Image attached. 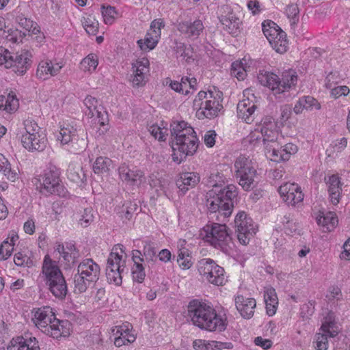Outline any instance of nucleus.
I'll use <instances>...</instances> for the list:
<instances>
[{
  "instance_id": "obj_1",
  "label": "nucleus",
  "mask_w": 350,
  "mask_h": 350,
  "mask_svg": "<svg viewBox=\"0 0 350 350\" xmlns=\"http://www.w3.org/2000/svg\"><path fill=\"white\" fill-rule=\"evenodd\" d=\"M208 183L212 187L206 193V206L211 213H218L217 217H228L234 208V200L238 195L237 187L230 184L224 187L225 178L218 172L211 173Z\"/></svg>"
},
{
  "instance_id": "obj_2",
  "label": "nucleus",
  "mask_w": 350,
  "mask_h": 350,
  "mask_svg": "<svg viewBox=\"0 0 350 350\" xmlns=\"http://www.w3.org/2000/svg\"><path fill=\"white\" fill-rule=\"evenodd\" d=\"M172 147L174 152L180 154V159L174 157L175 161L180 163L187 156L193 155L198 147V139L194 129L185 121L173 122L170 125Z\"/></svg>"
},
{
  "instance_id": "obj_3",
  "label": "nucleus",
  "mask_w": 350,
  "mask_h": 350,
  "mask_svg": "<svg viewBox=\"0 0 350 350\" xmlns=\"http://www.w3.org/2000/svg\"><path fill=\"white\" fill-rule=\"evenodd\" d=\"M187 308L188 314L196 326L209 332H221L225 329L224 319L208 304L193 299L189 303Z\"/></svg>"
},
{
  "instance_id": "obj_4",
  "label": "nucleus",
  "mask_w": 350,
  "mask_h": 350,
  "mask_svg": "<svg viewBox=\"0 0 350 350\" xmlns=\"http://www.w3.org/2000/svg\"><path fill=\"white\" fill-rule=\"evenodd\" d=\"M32 314L33 323L44 334L57 339L70 334V323L57 319L51 307L34 309Z\"/></svg>"
},
{
  "instance_id": "obj_5",
  "label": "nucleus",
  "mask_w": 350,
  "mask_h": 350,
  "mask_svg": "<svg viewBox=\"0 0 350 350\" xmlns=\"http://www.w3.org/2000/svg\"><path fill=\"white\" fill-rule=\"evenodd\" d=\"M42 276L53 296L59 299L66 297L68 288L65 278L57 262L53 260L49 255H46L43 260Z\"/></svg>"
},
{
  "instance_id": "obj_6",
  "label": "nucleus",
  "mask_w": 350,
  "mask_h": 350,
  "mask_svg": "<svg viewBox=\"0 0 350 350\" xmlns=\"http://www.w3.org/2000/svg\"><path fill=\"white\" fill-rule=\"evenodd\" d=\"M202 239L215 248L230 254L234 247L228 228L224 224L213 223L205 226L200 231Z\"/></svg>"
},
{
  "instance_id": "obj_7",
  "label": "nucleus",
  "mask_w": 350,
  "mask_h": 350,
  "mask_svg": "<svg viewBox=\"0 0 350 350\" xmlns=\"http://www.w3.org/2000/svg\"><path fill=\"white\" fill-rule=\"evenodd\" d=\"M193 107L198 109V118H214L223 109L222 92L220 91H200L193 100Z\"/></svg>"
},
{
  "instance_id": "obj_8",
  "label": "nucleus",
  "mask_w": 350,
  "mask_h": 350,
  "mask_svg": "<svg viewBox=\"0 0 350 350\" xmlns=\"http://www.w3.org/2000/svg\"><path fill=\"white\" fill-rule=\"evenodd\" d=\"M100 272V266L92 258L83 260L79 264L77 273L74 277L75 292L84 293L91 284L98 280Z\"/></svg>"
},
{
  "instance_id": "obj_9",
  "label": "nucleus",
  "mask_w": 350,
  "mask_h": 350,
  "mask_svg": "<svg viewBox=\"0 0 350 350\" xmlns=\"http://www.w3.org/2000/svg\"><path fill=\"white\" fill-rule=\"evenodd\" d=\"M235 176L245 191L253 189L257 185L258 174L254 163L249 158L241 155L234 162Z\"/></svg>"
},
{
  "instance_id": "obj_10",
  "label": "nucleus",
  "mask_w": 350,
  "mask_h": 350,
  "mask_svg": "<svg viewBox=\"0 0 350 350\" xmlns=\"http://www.w3.org/2000/svg\"><path fill=\"white\" fill-rule=\"evenodd\" d=\"M59 175V169L55 165H50L38 178H36V189L46 196L51 194L60 196V189H62V186L60 185Z\"/></svg>"
},
{
  "instance_id": "obj_11",
  "label": "nucleus",
  "mask_w": 350,
  "mask_h": 350,
  "mask_svg": "<svg viewBox=\"0 0 350 350\" xmlns=\"http://www.w3.org/2000/svg\"><path fill=\"white\" fill-rule=\"evenodd\" d=\"M198 270L204 280L215 286H223L227 281L223 267L211 258L201 259Z\"/></svg>"
},
{
  "instance_id": "obj_12",
  "label": "nucleus",
  "mask_w": 350,
  "mask_h": 350,
  "mask_svg": "<svg viewBox=\"0 0 350 350\" xmlns=\"http://www.w3.org/2000/svg\"><path fill=\"white\" fill-rule=\"evenodd\" d=\"M262 31L272 48L279 53L287 51L288 42L286 34L274 22L265 21L262 24Z\"/></svg>"
},
{
  "instance_id": "obj_13",
  "label": "nucleus",
  "mask_w": 350,
  "mask_h": 350,
  "mask_svg": "<svg viewBox=\"0 0 350 350\" xmlns=\"http://www.w3.org/2000/svg\"><path fill=\"white\" fill-rule=\"evenodd\" d=\"M339 327L335 321L333 313H329L325 318L319 332L315 334L314 343L317 350H327L328 349L329 338L338 335Z\"/></svg>"
},
{
  "instance_id": "obj_14",
  "label": "nucleus",
  "mask_w": 350,
  "mask_h": 350,
  "mask_svg": "<svg viewBox=\"0 0 350 350\" xmlns=\"http://www.w3.org/2000/svg\"><path fill=\"white\" fill-rule=\"evenodd\" d=\"M234 223L239 243L243 245H247L257 231L256 225L244 212H240L236 215Z\"/></svg>"
},
{
  "instance_id": "obj_15",
  "label": "nucleus",
  "mask_w": 350,
  "mask_h": 350,
  "mask_svg": "<svg viewBox=\"0 0 350 350\" xmlns=\"http://www.w3.org/2000/svg\"><path fill=\"white\" fill-rule=\"evenodd\" d=\"M218 18L224 30L233 36H237L240 32L241 21L230 6L221 5L218 8Z\"/></svg>"
},
{
  "instance_id": "obj_16",
  "label": "nucleus",
  "mask_w": 350,
  "mask_h": 350,
  "mask_svg": "<svg viewBox=\"0 0 350 350\" xmlns=\"http://www.w3.org/2000/svg\"><path fill=\"white\" fill-rule=\"evenodd\" d=\"M278 192L288 205L295 206L304 200L300 187L295 183H286L278 188Z\"/></svg>"
},
{
  "instance_id": "obj_17",
  "label": "nucleus",
  "mask_w": 350,
  "mask_h": 350,
  "mask_svg": "<svg viewBox=\"0 0 350 350\" xmlns=\"http://www.w3.org/2000/svg\"><path fill=\"white\" fill-rule=\"evenodd\" d=\"M254 99L250 98H244L237 104V117L247 124L252 123L256 117L257 104L255 96L252 94Z\"/></svg>"
},
{
  "instance_id": "obj_18",
  "label": "nucleus",
  "mask_w": 350,
  "mask_h": 350,
  "mask_svg": "<svg viewBox=\"0 0 350 350\" xmlns=\"http://www.w3.org/2000/svg\"><path fill=\"white\" fill-rule=\"evenodd\" d=\"M63 67L64 64L61 62L43 60L38 66L36 76L39 79L46 80L58 75Z\"/></svg>"
},
{
  "instance_id": "obj_19",
  "label": "nucleus",
  "mask_w": 350,
  "mask_h": 350,
  "mask_svg": "<svg viewBox=\"0 0 350 350\" xmlns=\"http://www.w3.org/2000/svg\"><path fill=\"white\" fill-rule=\"evenodd\" d=\"M54 252L59 255V258H63L67 267H70L72 265L77 262L79 258V252L77 250L72 243H67L66 245L57 244Z\"/></svg>"
},
{
  "instance_id": "obj_20",
  "label": "nucleus",
  "mask_w": 350,
  "mask_h": 350,
  "mask_svg": "<svg viewBox=\"0 0 350 350\" xmlns=\"http://www.w3.org/2000/svg\"><path fill=\"white\" fill-rule=\"evenodd\" d=\"M83 103L87 109L85 111L86 116L89 118L96 117L100 125L105 126V122L107 121V118H105L107 113L98 105V100L94 97L88 96L84 99Z\"/></svg>"
},
{
  "instance_id": "obj_21",
  "label": "nucleus",
  "mask_w": 350,
  "mask_h": 350,
  "mask_svg": "<svg viewBox=\"0 0 350 350\" xmlns=\"http://www.w3.org/2000/svg\"><path fill=\"white\" fill-rule=\"evenodd\" d=\"M7 350H40V348L36 337L25 335L13 338Z\"/></svg>"
},
{
  "instance_id": "obj_22",
  "label": "nucleus",
  "mask_w": 350,
  "mask_h": 350,
  "mask_svg": "<svg viewBox=\"0 0 350 350\" xmlns=\"http://www.w3.org/2000/svg\"><path fill=\"white\" fill-rule=\"evenodd\" d=\"M260 133L265 148L267 144L277 145V139L278 137V131L277 125L273 120H264L262 125L260 126Z\"/></svg>"
},
{
  "instance_id": "obj_23",
  "label": "nucleus",
  "mask_w": 350,
  "mask_h": 350,
  "mask_svg": "<svg viewBox=\"0 0 350 350\" xmlns=\"http://www.w3.org/2000/svg\"><path fill=\"white\" fill-rule=\"evenodd\" d=\"M236 308L244 319H250L254 316V308L256 306V300L252 297H247L239 295L235 297Z\"/></svg>"
},
{
  "instance_id": "obj_24",
  "label": "nucleus",
  "mask_w": 350,
  "mask_h": 350,
  "mask_svg": "<svg viewBox=\"0 0 350 350\" xmlns=\"http://www.w3.org/2000/svg\"><path fill=\"white\" fill-rule=\"evenodd\" d=\"M31 54L27 50H22L13 54V64L11 68L18 75L26 72L31 64Z\"/></svg>"
},
{
  "instance_id": "obj_25",
  "label": "nucleus",
  "mask_w": 350,
  "mask_h": 350,
  "mask_svg": "<svg viewBox=\"0 0 350 350\" xmlns=\"http://www.w3.org/2000/svg\"><path fill=\"white\" fill-rule=\"evenodd\" d=\"M118 172L121 180L132 186L140 185L144 176L142 171L139 170H131L125 164L119 167Z\"/></svg>"
},
{
  "instance_id": "obj_26",
  "label": "nucleus",
  "mask_w": 350,
  "mask_h": 350,
  "mask_svg": "<svg viewBox=\"0 0 350 350\" xmlns=\"http://www.w3.org/2000/svg\"><path fill=\"white\" fill-rule=\"evenodd\" d=\"M23 147L29 151H43L47 146V138L42 134L21 137Z\"/></svg>"
},
{
  "instance_id": "obj_27",
  "label": "nucleus",
  "mask_w": 350,
  "mask_h": 350,
  "mask_svg": "<svg viewBox=\"0 0 350 350\" xmlns=\"http://www.w3.org/2000/svg\"><path fill=\"white\" fill-rule=\"evenodd\" d=\"M131 325H123L116 326L112 329V333L115 336L114 345L118 347H122L130 344L135 341V337L130 333Z\"/></svg>"
},
{
  "instance_id": "obj_28",
  "label": "nucleus",
  "mask_w": 350,
  "mask_h": 350,
  "mask_svg": "<svg viewBox=\"0 0 350 350\" xmlns=\"http://www.w3.org/2000/svg\"><path fill=\"white\" fill-rule=\"evenodd\" d=\"M200 176L198 173L193 172H183L179 174L176 180L178 188L185 193L195 187L200 182Z\"/></svg>"
},
{
  "instance_id": "obj_29",
  "label": "nucleus",
  "mask_w": 350,
  "mask_h": 350,
  "mask_svg": "<svg viewBox=\"0 0 350 350\" xmlns=\"http://www.w3.org/2000/svg\"><path fill=\"white\" fill-rule=\"evenodd\" d=\"M178 30L188 38H197L204 29L202 22L200 20H195L193 22L183 21L178 23Z\"/></svg>"
},
{
  "instance_id": "obj_30",
  "label": "nucleus",
  "mask_w": 350,
  "mask_h": 350,
  "mask_svg": "<svg viewBox=\"0 0 350 350\" xmlns=\"http://www.w3.org/2000/svg\"><path fill=\"white\" fill-rule=\"evenodd\" d=\"M132 260L134 265L132 269L133 280L138 283H142L145 278L146 273L144 267L142 265L144 258L142 257V252L138 250L132 251Z\"/></svg>"
},
{
  "instance_id": "obj_31",
  "label": "nucleus",
  "mask_w": 350,
  "mask_h": 350,
  "mask_svg": "<svg viewBox=\"0 0 350 350\" xmlns=\"http://www.w3.org/2000/svg\"><path fill=\"white\" fill-rule=\"evenodd\" d=\"M124 253V247L121 244L113 246L109 254L106 268L124 269L125 260L122 259V254Z\"/></svg>"
},
{
  "instance_id": "obj_32",
  "label": "nucleus",
  "mask_w": 350,
  "mask_h": 350,
  "mask_svg": "<svg viewBox=\"0 0 350 350\" xmlns=\"http://www.w3.org/2000/svg\"><path fill=\"white\" fill-rule=\"evenodd\" d=\"M321 106L320 103L314 97L305 96L299 98L293 108L295 114H301L304 110L312 111L314 109L319 110Z\"/></svg>"
},
{
  "instance_id": "obj_33",
  "label": "nucleus",
  "mask_w": 350,
  "mask_h": 350,
  "mask_svg": "<svg viewBox=\"0 0 350 350\" xmlns=\"http://www.w3.org/2000/svg\"><path fill=\"white\" fill-rule=\"evenodd\" d=\"M326 183L328 187L330 201L334 205H336L340 201L342 191V183L340 178L337 175H332L329 176Z\"/></svg>"
},
{
  "instance_id": "obj_34",
  "label": "nucleus",
  "mask_w": 350,
  "mask_h": 350,
  "mask_svg": "<svg viewBox=\"0 0 350 350\" xmlns=\"http://www.w3.org/2000/svg\"><path fill=\"white\" fill-rule=\"evenodd\" d=\"M264 299L267 314L269 316H273L275 314L278 305V299L275 290L273 287L269 286L265 288Z\"/></svg>"
},
{
  "instance_id": "obj_35",
  "label": "nucleus",
  "mask_w": 350,
  "mask_h": 350,
  "mask_svg": "<svg viewBox=\"0 0 350 350\" xmlns=\"http://www.w3.org/2000/svg\"><path fill=\"white\" fill-rule=\"evenodd\" d=\"M77 135V127L70 123H64L60 127L59 135L57 136V140L62 144H68Z\"/></svg>"
},
{
  "instance_id": "obj_36",
  "label": "nucleus",
  "mask_w": 350,
  "mask_h": 350,
  "mask_svg": "<svg viewBox=\"0 0 350 350\" xmlns=\"http://www.w3.org/2000/svg\"><path fill=\"white\" fill-rule=\"evenodd\" d=\"M297 82V75L293 70H285L280 78V87L281 93L288 91L295 87Z\"/></svg>"
},
{
  "instance_id": "obj_37",
  "label": "nucleus",
  "mask_w": 350,
  "mask_h": 350,
  "mask_svg": "<svg viewBox=\"0 0 350 350\" xmlns=\"http://www.w3.org/2000/svg\"><path fill=\"white\" fill-rule=\"evenodd\" d=\"M317 222L319 225L325 228L327 231H332L338 224V219L335 213L329 211L325 213H320L317 217Z\"/></svg>"
},
{
  "instance_id": "obj_38",
  "label": "nucleus",
  "mask_w": 350,
  "mask_h": 350,
  "mask_svg": "<svg viewBox=\"0 0 350 350\" xmlns=\"http://www.w3.org/2000/svg\"><path fill=\"white\" fill-rule=\"evenodd\" d=\"M265 155L274 162L288 161V154L284 153L282 148H279L278 144L277 145L267 144L265 148Z\"/></svg>"
},
{
  "instance_id": "obj_39",
  "label": "nucleus",
  "mask_w": 350,
  "mask_h": 350,
  "mask_svg": "<svg viewBox=\"0 0 350 350\" xmlns=\"http://www.w3.org/2000/svg\"><path fill=\"white\" fill-rule=\"evenodd\" d=\"M260 81L261 84L265 86L268 87L272 91L274 92V94H280V77L274 74V73H265V75H262L259 77Z\"/></svg>"
},
{
  "instance_id": "obj_40",
  "label": "nucleus",
  "mask_w": 350,
  "mask_h": 350,
  "mask_svg": "<svg viewBox=\"0 0 350 350\" xmlns=\"http://www.w3.org/2000/svg\"><path fill=\"white\" fill-rule=\"evenodd\" d=\"M15 21L21 27L27 31L29 36L40 33V27L38 24L30 18L25 17L23 14L17 15Z\"/></svg>"
},
{
  "instance_id": "obj_41",
  "label": "nucleus",
  "mask_w": 350,
  "mask_h": 350,
  "mask_svg": "<svg viewBox=\"0 0 350 350\" xmlns=\"http://www.w3.org/2000/svg\"><path fill=\"white\" fill-rule=\"evenodd\" d=\"M249 68L250 66H247L245 59L235 61L231 65V75L236 77L239 81H242L246 77Z\"/></svg>"
},
{
  "instance_id": "obj_42",
  "label": "nucleus",
  "mask_w": 350,
  "mask_h": 350,
  "mask_svg": "<svg viewBox=\"0 0 350 350\" xmlns=\"http://www.w3.org/2000/svg\"><path fill=\"white\" fill-rule=\"evenodd\" d=\"M142 257L146 266L152 267L157 261V251L152 243L146 241L143 248Z\"/></svg>"
},
{
  "instance_id": "obj_43",
  "label": "nucleus",
  "mask_w": 350,
  "mask_h": 350,
  "mask_svg": "<svg viewBox=\"0 0 350 350\" xmlns=\"http://www.w3.org/2000/svg\"><path fill=\"white\" fill-rule=\"evenodd\" d=\"M18 106V100L13 92L9 93L6 97L0 96V108H3V110L12 113L15 111Z\"/></svg>"
},
{
  "instance_id": "obj_44",
  "label": "nucleus",
  "mask_w": 350,
  "mask_h": 350,
  "mask_svg": "<svg viewBox=\"0 0 350 350\" xmlns=\"http://www.w3.org/2000/svg\"><path fill=\"white\" fill-rule=\"evenodd\" d=\"M94 217V211L91 207L83 208L75 215V219L77 220L78 224L83 228L90 226L93 221Z\"/></svg>"
},
{
  "instance_id": "obj_45",
  "label": "nucleus",
  "mask_w": 350,
  "mask_h": 350,
  "mask_svg": "<svg viewBox=\"0 0 350 350\" xmlns=\"http://www.w3.org/2000/svg\"><path fill=\"white\" fill-rule=\"evenodd\" d=\"M159 32L146 33L144 40H139L137 44L142 51H150L153 49L159 41Z\"/></svg>"
},
{
  "instance_id": "obj_46",
  "label": "nucleus",
  "mask_w": 350,
  "mask_h": 350,
  "mask_svg": "<svg viewBox=\"0 0 350 350\" xmlns=\"http://www.w3.org/2000/svg\"><path fill=\"white\" fill-rule=\"evenodd\" d=\"M14 261L17 266L31 267L33 265L32 254L29 250L21 251L16 253Z\"/></svg>"
},
{
  "instance_id": "obj_47",
  "label": "nucleus",
  "mask_w": 350,
  "mask_h": 350,
  "mask_svg": "<svg viewBox=\"0 0 350 350\" xmlns=\"http://www.w3.org/2000/svg\"><path fill=\"white\" fill-rule=\"evenodd\" d=\"M112 161L108 157H98L93 165V170L96 174L108 172L112 167Z\"/></svg>"
},
{
  "instance_id": "obj_48",
  "label": "nucleus",
  "mask_w": 350,
  "mask_h": 350,
  "mask_svg": "<svg viewBox=\"0 0 350 350\" xmlns=\"http://www.w3.org/2000/svg\"><path fill=\"white\" fill-rule=\"evenodd\" d=\"M86 32L90 35H96L98 31V22L94 16L89 14L81 21Z\"/></svg>"
},
{
  "instance_id": "obj_49",
  "label": "nucleus",
  "mask_w": 350,
  "mask_h": 350,
  "mask_svg": "<svg viewBox=\"0 0 350 350\" xmlns=\"http://www.w3.org/2000/svg\"><path fill=\"white\" fill-rule=\"evenodd\" d=\"M0 36L12 43H19L22 42L25 33L17 29H9L8 31H3V33Z\"/></svg>"
},
{
  "instance_id": "obj_50",
  "label": "nucleus",
  "mask_w": 350,
  "mask_h": 350,
  "mask_svg": "<svg viewBox=\"0 0 350 350\" xmlns=\"http://www.w3.org/2000/svg\"><path fill=\"white\" fill-rule=\"evenodd\" d=\"M0 172L12 181H14L17 177V174L12 171L8 160L2 154H0Z\"/></svg>"
},
{
  "instance_id": "obj_51",
  "label": "nucleus",
  "mask_w": 350,
  "mask_h": 350,
  "mask_svg": "<svg viewBox=\"0 0 350 350\" xmlns=\"http://www.w3.org/2000/svg\"><path fill=\"white\" fill-rule=\"evenodd\" d=\"M25 133H23L21 137L33 136L36 135L42 134L40 133V128L38 124L31 119H27L23 122Z\"/></svg>"
},
{
  "instance_id": "obj_52",
  "label": "nucleus",
  "mask_w": 350,
  "mask_h": 350,
  "mask_svg": "<svg viewBox=\"0 0 350 350\" xmlns=\"http://www.w3.org/2000/svg\"><path fill=\"white\" fill-rule=\"evenodd\" d=\"M124 269H109L106 268V277L109 283H113L116 286L122 284V278L121 273Z\"/></svg>"
},
{
  "instance_id": "obj_53",
  "label": "nucleus",
  "mask_w": 350,
  "mask_h": 350,
  "mask_svg": "<svg viewBox=\"0 0 350 350\" xmlns=\"http://www.w3.org/2000/svg\"><path fill=\"white\" fill-rule=\"evenodd\" d=\"M98 64V62L96 55L92 53L81 61V68L84 71L92 72L96 68Z\"/></svg>"
},
{
  "instance_id": "obj_54",
  "label": "nucleus",
  "mask_w": 350,
  "mask_h": 350,
  "mask_svg": "<svg viewBox=\"0 0 350 350\" xmlns=\"http://www.w3.org/2000/svg\"><path fill=\"white\" fill-rule=\"evenodd\" d=\"M286 14L290 21L291 25L295 26L299 19V9L297 4H289L286 8Z\"/></svg>"
},
{
  "instance_id": "obj_55",
  "label": "nucleus",
  "mask_w": 350,
  "mask_h": 350,
  "mask_svg": "<svg viewBox=\"0 0 350 350\" xmlns=\"http://www.w3.org/2000/svg\"><path fill=\"white\" fill-rule=\"evenodd\" d=\"M177 262L183 269H188L191 267L192 262L191 261L188 250L183 248L179 250Z\"/></svg>"
},
{
  "instance_id": "obj_56",
  "label": "nucleus",
  "mask_w": 350,
  "mask_h": 350,
  "mask_svg": "<svg viewBox=\"0 0 350 350\" xmlns=\"http://www.w3.org/2000/svg\"><path fill=\"white\" fill-rule=\"evenodd\" d=\"M149 61L147 59H142L137 60L135 63L133 64V75H139L145 76L149 71Z\"/></svg>"
},
{
  "instance_id": "obj_57",
  "label": "nucleus",
  "mask_w": 350,
  "mask_h": 350,
  "mask_svg": "<svg viewBox=\"0 0 350 350\" xmlns=\"http://www.w3.org/2000/svg\"><path fill=\"white\" fill-rule=\"evenodd\" d=\"M68 178L72 182L79 183L83 182L85 174L79 167H69L67 172Z\"/></svg>"
},
{
  "instance_id": "obj_58",
  "label": "nucleus",
  "mask_w": 350,
  "mask_h": 350,
  "mask_svg": "<svg viewBox=\"0 0 350 350\" xmlns=\"http://www.w3.org/2000/svg\"><path fill=\"white\" fill-rule=\"evenodd\" d=\"M12 57L13 54L5 48L0 46V66L11 68L13 64Z\"/></svg>"
},
{
  "instance_id": "obj_59",
  "label": "nucleus",
  "mask_w": 350,
  "mask_h": 350,
  "mask_svg": "<svg viewBox=\"0 0 350 350\" xmlns=\"http://www.w3.org/2000/svg\"><path fill=\"white\" fill-rule=\"evenodd\" d=\"M148 131L151 135L156 139L160 142H163L166 139L167 129L165 127L161 128V126L153 124L149 127Z\"/></svg>"
},
{
  "instance_id": "obj_60",
  "label": "nucleus",
  "mask_w": 350,
  "mask_h": 350,
  "mask_svg": "<svg viewBox=\"0 0 350 350\" xmlns=\"http://www.w3.org/2000/svg\"><path fill=\"white\" fill-rule=\"evenodd\" d=\"M101 14L105 24L111 25L113 23L116 14L114 7L102 5Z\"/></svg>"
},
{
  "instance_id": "obj_61",
  "label": "nucleus",
  "mask_w": 350,
  "mask_h": 350,
  "mask_svg": "<svg viewBox=\"0 0 350 350\" xmlns=\"http://www.w3.org/2000/svg\"><path fill=\"white\" fill-rule=\"evenodd\" d=\"M14 250L13 243H10L8 240L4 241L0 246V260H7Z\"/></svg>"
},
{
  "instance_id": "obj_62",
  "label": "nucleus",
  "mask_w": 350,
  "mask_h": 350,
  "mask_svg": "<svg viewBox=\"0 0 350 350\" xmlns=\"http://www.w3.org/2000/svg\"><path fill=\"white\" fill-rule=\"evenodd\" d=\"M178 53H180V56L185 59L186 62H189L191 60H193V50L191 46H185L183 44H180L178 46Z\"/></svg>"
},
{
  "instance_id": "obj_63",
  "label": "nucleus",
  "mask_w": 350,
  "mask_h": 350,
  "mask_svg": "<svg viewBox=\"0 0 350 350\" xmlns=\"http://www.w3.org/2000/svg\"><path fill=\"white\" fill-rule=\"evenodd\" d=\"M282 223L284 225V229L286 234H293L297 230V226L295 222H293L290 215L284 216Z\"/></svg>"
},
{
  "instance_id": "obj_64",
  "label": "nucleus",
  "mask_w": 350,
  "mask_h": 350,
  "mask_svg": "<svg viewBox=\"0 0 350 350\" xmlns=\"http://www.w3.org/2000/svg\"><path fill=\"white\" fill-rule=\"evenodd\" d=\"M233 347L231 342H221L215 340H209L208 350H223L224 349H230Z\"/></svg>"
}]
</instances>
